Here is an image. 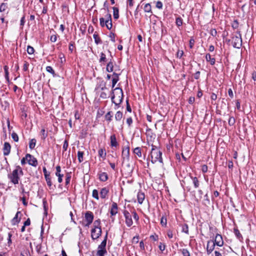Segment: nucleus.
I'll return each instance as SVG.
<instances>
[{
	"mask_svg": "<svg viewBox=\"0 0 256 256\" xmlns=\"http://www.w3.org/2000/svg\"><path fill=\"white\" fill-rule=\"evenodd\" d=\"M108 238V234L106 233L104 240L101 244L98 246V250H106V244Z\"/></svg>",
	"mask_w": 256,
	"mask_h": 256,
	"instance_id": "2eb2a0df",
	"label": "nucleus"
},
{
	"mask_svg": "<svg viewBox=\"0 0 256 256\" xmlns=\"http://www.w3.org/2000/svg\"><path fill=\"white\" fill-rule=\"evenodd\" d=\"M56 40H57V37H56V35L54 34V35L51 36L50 40L52 42H56Z\"/></svg>",
	"mask_w": 256,
	"mask_h": 256,
	"instance_id": "4d7b16f0",
	"label": "nucleus"
},
{
	"mask_svg": "<svg viewBox=\"0 0 256 256\" xmlns=\"http://www.w3.org/2000/svg\"><path fill=\"white\" fill-rule=\"evenodd\" d=\"M71 178V176L70 174H68L66 176V185H68L70 184V180Z\"/></svg>",
	"mask_w": 256,
	"mask_h": 256,
	"instance_id": "3c124183",
	"label": "nucleus"
},
{
	"mask_svg": "<svg viewBox=\"0 0 256 256\" xmlns=\"http://www.w3.org/2000/svg\"><path fill=\"white\" fill-rule=\"evenodd\" d=\"M156 8L158 9H162L163 6V4L160 1H158L156 3Z\"/></svg>",
	"mask_w": 256,
	"mask_h": 256,
	"instance_id": "8fccbe9b",
	"label": "nucleus"
},
{
	"mask_svg": "<svg viewBox=\"0 0 256 256\" xmlns=\"http://www.w3.org/2000/svg\"><path fill=\"white\" fill-rule=\"evenodd\" d=\"M12 138L14 142H18V136L16 132H13L12 134Z\"/></svg>",
	"mask_w": 256,
	"mask_h": 256,
	"instance_id": "58836bf2",
	"label": "nucleus"
},
{
	"mask_svg": "<svg viewBox=\"0 0 256 256\" xmlns=\"http://www.w3.org/2000/svg\"><path fill=\"white\" fill-rule=\"evenodd\" d=\"M115 92H112L113 95L112 96V101L115 104V109L118 108L119 104H121L123 100V92L121 88H116L114 90Z\"/></svg>",
	"mask_w": 256,
	"mask_h": 256,
	"instance_id": "f257e3e1",
	"label": "nucleus"
},
{
	"mask_svg": "<svg viewBox=\"0 0 256 256\" xmlns=\"http://www.w3.org/2000/svg\"><path fill=\"white\" fill-rule=\"evenodd\" d=\"M45 178H46L48 185L49 186H52V184L51 182L50 178V175L48 174H46Z\"/></svg>",
	"mask_w": 256,
	"mask_h": 256,
	"instance_id": "e433bc0d",
	"label": "nucleus"
},
{
	"mask_svg": "<svg viewBox=\"0 0 256 256\" xmlns=\"http://www.w3.org/2000/svg\"><path fill=\"white\" fill-rule=\"evenodd\" d=\"M158 247H159L160 250L162 252L165 250L166 245L162 243H160V244Z\"/></svg>",
	"mask_w": 256,
	"mask_h": 256,
	"instance_id": "bf43d9fd",
	"label": "nucleus"
},
{
	"mask_svg": "<svg viewBox=\"0 0 256 256\" xmlns=\"http://www.w3.org/2000/svg\"><path fill=\"white\" fill-rule=\"evenodd\" d=\"M182 254L184 256H190V254L187 249L183 248L182 250Z\"/></svg>",
	"mask_w": 256,
	"mask_h": 256,
	"instance_id": "49530a36",
	"label": "nucleus"
},
{
	"mask_svg": "<svg viewBox=\"0 0 256 256\" xmlns=\"http://www.w3.org/2000/svg\"><path fill=\"white\" fill-rule=\"evenodd\" d=\"M109 192V190L106 188H104L101 189L100 192V196L102 198H106Z\"/></svg>",
	"mask_w": 256,
	"mask_h": 256,
	"instance_id": "dca6fc26",
	"label": "nucleus"
},
{
	"mask_svg": "<svg viewBox=\"0 0 256 256\" xmlns=\"http://www.w3.org/2000/svg\"><path fill=\"white\" fill-rule=\"evenodd\" d=\"M134 153L136 154L138 157L141 158L142 157V152L141 149L139 147L136 148L134 150Z\"/></svg>",
	"mask_w": 256,
	"mask_h": 256,
	"instance_id": "a878e982",
	"label": "nucleus"
},
{
	"mask_svg": "<svg viewBox=\"0 0 256 256\" xmlns=\"http://www.w3.org/2000/svg\"><path fill=\"white\" fill-rule=\"evenodd\" d=\"M144 10L145 12L150 13L151 14L152 13V10L151 5L149 3L146 4L144 5Z\"/></svg>",
	"mask_w": 256,
	"mask_h": 256,
	"instance_id": "aec40b11",
	"label": "nucleus"
},
{
	"mask_svg": "<svg viewBox=\"0 0 256 256\" xmlns=\"http://www.w3.org/2000/svg\"><path fill=\"white\" fill-rule=\"evenodd\" d=\"M92 196L96 200H99L98 192L96 190H94L92 192Z\"/></svg>",
	"mask_w": 256,
	"mask_h": 256,
	"instance_id": "72a5a7b5",
	"label": "nucleus"
},
{
	"mask_svg": "<svg viewBox=\"0 0 256 256\" xmlns=\"http://www.w3.org/2000/svg\"><path fill=\"white\" fill-rule=\"evenodd\" d=\"M100 224V220L98 219V220H95L94 222V228H98V229L101 228Z\"/></svg>",
	"mask_w": 256,
	"mask_h": 256,
	"instance_id": "473e14b6",
	"label": "nucleus"
},
{
	"mask_svg": "<svg viewBox=\"0 0 256 256\" xmlns=\"http://www.w3.org/2000/svg\"><path fill=\"white\" fill-rule=\"evenodd\" d=\"M132 120L131 118H127L126 123L128 124V126H130L131 125V124H132Z\"/></svg>",
	"mask_w": 256,
	"mask_h": 256,
	"instance_id": "774afa93",
	"label": "nucleus"
},
{
	"mask_svg": "<svg viewBox=\"0 0 256 256\" xmlns=\"http://www.w3.org/2000/svg\"><path fill=\"white\" fill-rule=\"evenodd\" d=\"M234 234L238 238H240L242 237L240 231L236 229V228H234Z\"/></svg>",
	"mask_w": 256,
	"mask_h": 256,
	"instance_id": "a18cd8bd",
	"label": "nucleus"
},
{
	"mask_svg": "<svg viewBox=\"0 0 256 256\" xmlns=\"http://www.w3.org/2000/svg\"><path fill=\"white\" fill-rule=\"evenodd\" d=\"M110 146L112 147H116L118 146V143L116 140L115 134H112L110 136Z\"/></svg>",
	"mask_w": 256,
	"mask_h": 256,
	"instance_id": "a211bd4d",
	"label": "nucleus"
},
{
	"mask_svg": "<svg viewBox=\"0 0 256 256\" xmlns=\"http://www.w3.org/2000/svg\"><path fill=\"white\" fill-rule=\"evenodd\" d=\"M107 254L106 250H98L96 252L97 256H104Z\"/></svg>",
	"mask_w": 256,
	"mask_h": 256,
	"instance_id": "c85d7f7f",
	"label": "nucleus"
},
{
	"mask_svg": "<svg viewBox=\"0 0 256 256\" xmlns=\"http://www.w3.org/2000/svg\"><path fill=\"white\" fill-rule=\"evenodd\" d=\"M58 177V182L60 183H61L62 181V177L64 175L62 174H60L59 175L56 176Z\"/></svg>",
	"mask_w": 256,
	"mask_h": 256,
	"instance_id": "338daca9",
	"label": "nucleus"
},
{
	"mask_svg": "<svg viewBox=\"0 0 256 256\" xmlns=\"http://www.w3.org/2000/svg\"><path fill=\"white\" fill-rule=\"evenodd\" d=\"M228 122L230 126H233L235 123L234 118L233 116H230Z\"/></svg>",
	"mask_w": 256,
	"mask_h": 256,
	"instance_id": "ea45409f",
	"label": "nucleus"
},
{
	"mask_svg": "<svg viewBox=\"0 0 256 256\" xmlns=\"http://www.w3.org/2000/svg\"><path fill=\"white\" fill-rule=\"evenodd\" d=\"M202 170L204 173L208 171V166H207L204 164L202 167Z\"/></svg>",
	"mask_w": 256,
	"mask_h": 256,
	"instance_id": "0e129e2a",
	"label": "nucleus"
},
{
	"mask_svg": "<svg viewBox=\"0 0 256 256\" xmlns=\"http://www.w3.org/2000/svg\"><path fill=\"white\" fill-rule=\"evenodd\" d=\"M36 140L34 138L32 139L29 143V147L30 149H33L36 146Z\"/></svg>",
	"mask_w": 256,
	"mask_h": 256,
	"instance_id": "2f4dec72",
	"label": "nucleus"
},
{
	"mask_svg": "<svg viewBox=\"0 0 256 256\" xmlns=\"http://www.w3.org/2000/svg\"><path fill=\"white\" fill-rule=\"evenodd\" d=\"M114 65L112 62L110 60L107 64L106 70L108 72H112L113 71Z\"/></svg>",
	"mask_w": 256,
	"mask_h": 256,
	"instance_id": "b1692460",
	"label": "nucleus"
},
{
	"mask_svg": "<svg viewBox=\"0 0 256 256\" xmlns=\"http://www.w3.org/2000/svg\"><path fill=\"white\" fill-rule=\"evenodd\" d=\"M214 242L215 244H216L218 246H223L224 241L222 240V238L220 234H217L216 236Z\"/></svg>",
	"mask_w": 256,
	"mask_h": 256,
	"instance_id": "f8f14e48",
	"label": "nucleus"
},
{
	"mask_svg": "<svg viewBox=\"0 0 256 256\" xmlns=\"http://www.w3.org/2000/svg\"><path fill=\"white\" fill-rule=\"evenodd\" d=\"M46 70L52 74H54V71L53 70L52 68L50 66H47L46 67Z\"/></svg>",
	"mask_w": 256,
	"mask_h": 256,
	"instance_id": "c03bdc74",
	"label": "nucleus"
},
{
	"mask_svg": "<svg viewBox=\"0 0 256 256\" xmlns=\"http://www.w3.org/2000/svg\"><path fill=\"white\" fill-rule=\"evenodd\" d=\"M206 61L210 62V64L212 65H214L215 64V58H212L210 54H206Z\"/></svg>",
	"mask_w": 256,
	"mask_h": 256,
	"instance_id": "412c9836",
	"label": "nucleus"
},
{
	"mask_svg": "<svg viewBox=\"0 0 256 256\" xmlns=\"http://www.w3.org/2000/svg\"><path fill=\"white\" fill-rule=\"evenodd\" d=\"M112 112H108L105 115V118H106V120H108V122H110L112 120Z\"/></svg>",
	"mask_w": 256,
	"mask_h": 256,
	"instance_id": "f704fd0d",
	"label": "nucleus"
},
{
	"mask_svg": "<svg viewBox=\"0 0 256 256\" xmlns=\"http://www.w3.org/2000/svg\"><path fill=\"white\" fill-rule=\"evenodd\" d=\"M152 162L154 163L158 161L162 162V152L157 148L156 146H152V148L150 152Z\"/></svg>",
	"mask_w": 256,
	"mask_h": 256,
	"instance_id": "7ed1b4c3",
	"label": "nucleus"
},
{
	"mask_svg": "<svg viewBox=\"0 0 256 256\" xmlns=\"http://www.w3.org/2000/svg\"><path fill=\"white\" fill-rule=\"evenodd\" d=\"M26 158L29 164L36 166L38 165V161L36 159L30 154H26Z\"/></svg>",
	"mask_w": 256,
	"mask_h": 256,
	"instance_id": "0eeeda50",
	"label": "nucleus"
},
{
	"mask_svg": "<svg viewBox=\"0 0 256 256\" xmlns=\"http://www.w3.org/2000/svg\"><path fill=\"white\" fill-rule=\"evenodd\" d=\"M99 178L102 182H106L108 180V176L106 172H102L99 174Z\"/></svg>",
	"mask_w": 256,
	"mask_h": 256,
	"instance_id": "6ab92c4d",
	"label": "nucleus"
},
{
	"mask_svg": "<svg viewBox=\"0 0 256 256\" xmlns=\"http://www.w3.org/2000/svg\"><path fill=\"white\" fill-rule=\"evenodd\" d=\"M34 52V48L31 46H28L27 48V52L29 54H33Z\"/></svg>",
	"mask_w": 256,
	"mask_h": 256,
	"instance_id": "37998d69",
	"label": "nucleus"
},
{
	"mask_svg": "<svg viewBox=\"0 0 256 256\" xmlns=\"http://www.w3.org/2000/svg\"><path fill=\"white\" fill-rule=\"evenodd\" d=\"M215 246L216 244L212 240H209L208 242L206 252L208 254H210L214 250Z\"/></svg>",
	"mask_w": 256,
	"mask_h": 256,
	"instance_id": "9b49d317",
	"label": "nucleus"
},
{
	"mask_svg": "<svg viewBox=\"0 0 256 256\" xmlns=\"http://www.w3.org/2000/svg\"><path fill=\"white\" fill-rule=\"evenodd\" d=\"M25 23V17L23 16L20 20V26L22 28Z\"/></svg>",
	"mask_w": 256,
	"mask_h": 256,
	"instance_id": "052dcab7",
	"label": "nucleus"
},
{
	"mask_svg": "<svg viewBox=\"0 0 256 256\" xmlns=\"http://www.w3.org/2000/svg\"><path fill=\"white\" fill-rule=\"evenodd\" d=\"M160 224H162V226H164V227H166V226L167 220H166V218L165 216H162L161 218Z\"/></svg>",
	"mask_w": 256,
	"mask_h": 256,
	"instance_id": "7c9ffc66",
	"label": "nucleus"
},
{
	"mask_svg": "<svg viewBox=\"0 0 256 256\" xmlns=\"http://www.w3.org/2000/svg\"><path fill=\"white\" fill-rule=\"evenodd\" d=\"M12 236V234L11 232H8V244H7V246L8 247H10L12 244V239H11Z\"/></svg>",
	"mask_w": 256,
	"mask_h": 256,
	"instance_id": "c9c22d12",
	"label": "nucleus"
},
{
	"mask_svg": "<svg viewBox=\"0 0 256 256\" xmlns=\"http://www.w3.org/2000/svg\"><path fill=\"white\" fill-rule=\"evenodd\" d=\"M8 68L6 66H4V72H5V76H6V79L7 80H8Z\"/></svg>",
	"mask_w": 256,
	"mask_h": 256,
	"instance_id": "de8ad7c7",
	"label": "nucleus"
},
{
	"mask_svg": "<svg viewBox=\"0 0 256 256\" xmlns=\"http://www.w3.org/2000/svg\"><path fill=\"white\" fill-rule=\"evenodd\" d=\"M100 22L102 27L106 26L108 30H110L112 26L111 14L108 13L104 18H100Z\"/></svg>",
	"mask_w": 256,
	"mask_h": 256,
	"instance_id": "20e7f679",
	"label": "nucleus"
},
{
	"mask_svg": "<svg viewBox=\"0 0 256 256\" xmlns=\"http://www.w3.org/2000/svg\"><path fill=\"white\" fill-rule=\"evenodd\" d=\"M118 79L114 78L112 79V88H114L116 85V84L117 83V82L118 81Z\"/></svg>",
	"mask_w": 256,
	"mask_h": 256,
	"instance_id": "13d9d810",
	"label": "nucleus"
},
{
	"mask_svg": "<svg viewBox=\"0 0 256 256\" xmlns=\"http://www.w3.org/2000/svg\"><path fill=\"white\" fill-rule=\"evenodd\" d=\"M84 152L82 151H78V158L79 162H82L84 160Z\"/></svg>",
	"mask_w": 256,
	"mask_h": 256,
	"instance_id": "cd10ccee",
	"label": "nucleus"
},
{
	"mask_svg": "<svg viewBox=\"0 0 256 256\" xmlns=\"http://www.w3.org/2000/svg\"><path fill=\"white\" fill-rule=\"evenodd\" d=\"M122 116H123V114H122V112H120V111H118L116 112V114H115V119L116 121H120L121 120V119L122 118Z\"/></svg>",
	"mask_w": 256,
	"mask_h": 256,
	"instance_id": "bb28decb",
	"label": "nucleus"
},
{
	"mask_svg": "<svg viewBox=\"0 0 256 256\" xmlns=\"http://www.w3.org/2000/svg\"><path fill=\"white\" fill-rule=\"evenodd\" d=\"M93 37L94 40V42L96 44L102 43V40L96 32L94 34Z\"/></svg>",
	"mask_w": 256,
	"mask_h": 256,
	"instance_id": "393cba45",
	"label": "nucleus"
},
{
	"mask_svg": "<svg viewBox=\"0 0 256 256\" xmlns=\"http://www.w3.org/2000/svg\"><path fill=\"white\" fill-rule=\"evenodd\" d=\"M124 214L126 219V226H130L133 224L131 214L127 210L124 211Z\"/></svg>",
	"mask_w": 256,
	"mask_h": 256,
	"instance_id": "6e6552de",
	"label": "nucleus"
},
{
	"mask_svg": "<svg viewBox=\"0 0 256 256\" xmlns=\"http://www.w3.org/2000/svg\"><path fill=\"white\" fill-rule=\"evenodd\" d=\"M20 213V212H17L15 216L12 219V222L14 224H15V223L18 222V214Z\"/></svg>",
	"mask_w": 256,
	"mask_h": 256,
	"instance_id": "603ef678",
	"label": "nucleus"
},
{
	"mask_svg": "<svg viewBox=\"0 0 256 256\" xmlns=\"http://www.w3.org/2000/svg\"><path fill=\"white\" fill-rule=\"evenodd\" d=\"M11 149L10 144L8 142H5L3 148V152L4 156H8L10 154Z\"/></svg>",
	"mask_w": 256,
	"mask_h": 256,
	"instance_id": "ddd939ff",
	"label": "nucleus"
},
{
	"mask_svg": "<svg viewBox=\"0 0 256 256\" xmlns=\"http://www.w3.org/2000/svg\"><path fill=\"white\" fill-rule=\"evenodd\" d=\"M98 153L100 157L102 158L103 159H104L106 158V152L104 148L100 149L98 150Z\"/></svg>",
	"mask_w": 256,
	"mask_h": 256,
	"instance_id": "5701e85b",
	"label": "nucleus"
},
{
	"mask_svg": "<svg viewBox=\"0 0 256 256\" xmlns=\"http://www.w3.org/2000/svg\"><path fill=\"white\" fill-rule=\"evenodd\" d=\"M100 97L103 99H106L107 98V94L104 92H102L100 94Z\"/></svg>",
	"mask_w": 256,
	"mask_h": 256,
	"instance_id": "69168bd1",
	"label": "nucleus"
},
{
	"mask_svg": "<svg viewBox=\"0 0 256 256\" xmlns=\"http://www.w3.org/2000/svg\"><path fill=\"white\" fill-rule=\"evenodd\" d=\"M19 175H23V172L20 166H18L12 173L8 175V178L13 184H18L20 179Z\"/></svg>",
	"mask_w": 256,
	"mask_h": 256,
	"instance_id": "f03ea898",
	"label": "nucleus"
},
{
	"mask_svg": "<svg viewBox=\"0 0 256 256\" xmlns=\"http://www.w3.org/2000/svg\"><path fill=\"white\" fill-rule=\"evenodd\" d=\"M106 61V54L103 52H101L100 58V62H105Z\"/></svg>",
	"mask_w": 256,
	"mask_h": 256,
	"instance_id": "a19ab883",
	"label": "nucleus"
},
{
	"mask_svg": "<svg viewBox=\"0 0 256 256\" xmlns=\"http://www.w3.org/2000/svg\"><path fill=\"white\" fill-rule=\"evenodd\" d=\"M144 198H145L144 194L141 191L138 192L137 194V199H138V204H142Z\"/></svg>",
	"mask_w": 256,
	"mask_h": 256,
	"instance_id": "4468645a",
	"label": "nucleus"
},
{
	"mask_svg": "<svg viewBox=\"0 0 256 256\" xmlns=\"http://www.w3.org/2000/svg\"><path fill=\"white\" fill-rule=\"evenodd\" d=\"M91 236L93 240H96L102 234L101 228H92L91 232Z\"/></svg>",
	"mask_w": 256,
	"mask_h": 256,
	"instance_id": "1a4fd4ad",
	"label": "nucleus"
},
{
	"mask_svg": "<svg viewBox=\"0 0 256 256\" xmlns=\"http://www.w3.org/2000/svg\"><path fill=\"white\" fill-rule=\"evenodd\" d=\"M232 43L234 48H240L242 45L241 34L238 33L232 38Z\"/></svg>",
	"mask_w": 256,
	"mask_h": 256,
	"instance_id": "39448f33",
	"label": "nucleus"
},
{
	"mask_svg": "<svg viewBox=\"0 0 256 256\" xmlns=\"http://www.w3.org/2000/svg\"><path fill=\"white\" fill-rule=\"evenodd\" d=\"M28 66H29L28 63L26 62H24V68H23V69L24 71H26L28 70Z\"/></svg>",
	"mask_w": 256,
	"mask_h": 256,
	"instance_id": "e2e57ef3",
	"label": "nucleus"
},
{
	"mask_svg": "<svg viewBox=\"0 0 256 256\" xmlns=\"http://www.w3.org/2000/svg\"><path fill=\"white\" fill-rule=\"evenodd\" d=\"M7 8V5L6 4L2 3L0 6V12H3L6 10Z\"/></svg>",
	"mask_w": 256,
	"mask_h": 256,
	"instance_id": "79ce46f5",
	"label": "nucleus"
},
{
	"mask_svg": "<svg viewBox=\"0 0 256 256\" xmlns=\"http://www.w3.org/2000/svg\"><path fill=\"white\" fill-rule=\"evenodd\" d=\"M113 16L115 20H117L119 18V10L118 8L116 7H113Z\"/></svg>",
	"mask_w": 256,
	"mask_h": 256,
	"instance_id": "4be33fe9",
	"label": "nucleus"
},
{
	"mask_svg": "<svg viewBox=\"0 0 256 256\" xmlns=\"http://www.w3.org/2000/svg\"><path fill=\"white\" fill-rule=\"evenodd\" d=\"M60 172H61L60 166H56V175L58 176V175L61 174Z\"/></svg>",
	"mask_w": 256,
	"mask_h": 256,
	"instance_id": "5fc2aeb1",
	"label": "nucleus"
},
{
	"mask_svg": "<svg viewBox=\"0 0 256 256\" xmlns=\"http://www.w3.org/2000/svg\"><path fill=\"white\" fill-rule=\"evenodd\" d=\"M84 218L86 222V226H89L92 222L94 220V214L92 212L87 211L85 213Z\"/></svg>",
	"mask_w": 256,
	"mask_h": 256,
	"instance_id": "423d86ee",
	"label": "nucleus"
},
{
	"mask_svg": "<svg viewBox=\"0 0 256 256\" xmlns=\"http://www.w3.org/2000/svg\"><path fill=\"white\" fill-rule=\"evenodd\" d=\"M110 212L112 216H114L118 213V206L116 203L113 202L112 204Z\"/></svg>",
	"mask_w": 256,
	"mask_h": 256,
	"instance_id": "f3484780",
	"label": "nucleus"
},
{
	"mask_svg": "<svg viewBox=\"0 0 256 256\" xmlns=\"http://www.w3.org/2000/svg\"><path fill=\"white\" fill-rule=\"evenodd\" d=\"M122 162L125 161L128 162L130 158V148H124L122 152Z\"/></svg>",
	"mask_w": 256,
	"mask_h": 256,
	"instance_id": "9d476101",
	"label": "nucleus"
},
{
	"mask_svg": "<svg viewBox=\"0 0 256 256\" xmlns=\"http://www.w3.org/2000/svg\"><path fill=\"white\" fill-rule=\"evenodd\" d=\"M176 24L177 26H180L182 25V18H176Z\"/></svg>",
	"mask_w": 256,
	"mask_h": 256,
	"instance_id": "4c0bfd02",
	"label": "nucleus"
},
{
	"mask_svg": "<svg viewBox=\"0 0 256 256\" xmlns=\"http://www.w3.org/2000/svg\"><path fill=\"white\" fill-rule=\"evenodd\" d=\"M182 232L188 234V225L186 224L182 228Z\"/></svg>",
	"mask_w": 256,
	"mask_h": 256,
	"instance_id": "6e6d98bb",
	"label": "nucleus"
},
{
	"mask_svg": "<svg viewBox=\"0 0 256 256\" xmlns=\"http://www.w3.org/2000/svg\"><path fill=\"white\" fill-rule=\"evenodd\" d=\"M192 182L195 188H198L199 186V181L197 178L192 177Z\"/></svg>",
	"mask_w": 256,
	"mask_h": 256,
	"instance_id": "c756f323",
	"label": "nucleus"
},
{
	"mask_svg": "<svg viewBox=\"0 0 256 256\" xmlns=\"http://www.w3.org/2000/svg\"><path fill=\"white\" fill-rule=\"evenodd\" d=\"M167 235L168 238H172L173 237V234L172 230H168L167 232Z\"/></svg>",
	"mask_w": 256,
	"mask_h": 256,
	"instance_id": "680f3d73",
	"label": "nucleus"
},
{
	"mask_svg": "<svg viewBox=\"0 0 256 256\" xmlns=\"http://www.w3.org/2000/svg\"><path fill=\"white\" fill-rule=\"evenodd\" d=\"M68 141L67 140H65L63 144L62 148L64 151H66L68 149Z\"/></svg>",
	"mask_w": 256,
	"mask_h": 256,
	"instance_id": "09e8293b",
	"label": "nucleus"
},
{
	"mask_svg": "<svg viewBox=\"0 0 256 256\" xmlns=\"http://www.w3.org/2000/svg\"><path fill=\"white\" fill-rule=\"evenodd\" d=\"M42 138L45 139L47 136V134L46 133V131L44 129L41 130Z\"/></svg>",
	"mask_w": 256,
	"mask_h": 256,
	"instance_id": "864d4df0",
	"label": "nucleus"
}]
</instances>
